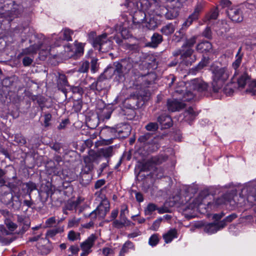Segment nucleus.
I'll list each match as a JSON object with an SVG mask.
<instances>
[{"label": "nucleus", "mask_w": 256, "mask_h": 256, "mask_svg": "<svg viewBox=\"0 0 256 256\" xmlns=\"http://www.w3.org/2000/svg\"><path fill=\"white\" fill-rule=\"evenodd\" d=\"M80 222V218H74L72 219L69 220L68 224V227L71 228L74 226H77Z\"/></svg>", "instance_id": "obj_52"}, {"label": "nucleus", "mask_w": 256, "mask_h": 256, "mask_svg": "<svg viewBox=\"0 0 256 256\" xmlns=\"http://www.w3.org/2000/svg\"><path fill=\"white\" fill-rule=\"evenodd\" d=\"M242 194L248 196V202L250 206L254 204L256 202V182L244 186L242 188Z\"/></svg>", "instance_id": "obj_8"}, {"label": "nucleus", "mask_w": 256, "mask_h": 256, "mask_svg": "<svg viewBox=\"0 0 256 256\" xmlns=\"http://www.w3.org/2000/svg\"><path fill=\"white\" fill-rule=\"evenodd\" d=\"M44 126L45 127H48L50 126V122L52 118V115L50 114H46L44 116Z\"/></svg>", "instance_id": "obj_63"}, {"label": "nucleus", "mask_w": 256, "mask_h": 256, "mask_svg": "<svg viewBox=\"0 0 256 256\" xmlns=\"http://www.w3.org/2000/svg\"><path fill=\"white\" fill-rule=\"evenodd\" d=\"M234 82L228 84L224 88V92L228 96H230L234 92V89L236 88V85L232 86Z\"/></svg>", "instance_id": "obj_45"}, {"label": "nucleus", "mask_w": 256, "mask_h": 256, "mask_svg": "<svg viewBox=\"0 0 256 256\" xmlns=\"http://www.w3.org/2000/svg\"><path fill=\"white\" fill-rule=\"evenodd\" d=\"M146 20L142 19L140 20L142 22L137 21L136 18H134V22L140 23L142 22L143 26L146 27L148 29L150 30H154L156 28L158 27V22L157 20L154 17H150L149 18L146 17V14H144Z\"/></svg>", "instance_id": "obj_13"}, {"label": "nucleus", "mask_w": 256, "mask_h": 256, "mask_svg": "<svg viewBox=\"0 0 256 256\" xmlns=\"http://www.w3.org/2000/svg\"><path fill=\"white\" fill-rule=\"evenodd\" d=\"M84 52V46L82 44H78L76 45L74 50V55L81 56Z\"/></svg>", "instance_id": "obj_53"}, {"label": "nucleus", "mask_w": 256, "mask_h": 256, "mask_svg": "<svg viewBox=\"0 0 256 256\" xmlns=\"http://www.w3.org/2000/svg\"><path fill=\"white\" fill-rule=\"evenodd\" d=\"M198 113L196 112L192 108L190 107L182 114V120L190 124L195 119Z\"/></svg>", "instance_id": "obj_20"}, {"label": "nucleus", "mask_w": 256, "mask_h": 256, "mask_svg": "<svg viewBox=\"0 0 256 256\" xmlns=\"http://www.w3.org/2000/svg\"><path fill=\"white\" fill-rule=\"evenodd\" d=\"M126 60H123L122 63L118 62H115L114 63L112 66L114 69V72L115 74L118 75V76H120L124 72V69H126L128 70H130L132 67V64L130 63H126Z\"/></svg>", "instance_id": "obj_15"}, {"label": "nucleus", "mask_w": 256, "mask_h": 256, "mask_svg": "<svg viewBox=\"0 0 256 256\" xmlns=\"http://www.w3.org/2000/svg\"><path fill=\"white\" fill-rule=\"evenodd\" d=\"M114 74H115L113 66H108L100 76L104 80L110 79L111 78Z\"/></svg>", "instance_id": "obj_34"}, {"label": "nucleus", "mask_w": 256, "mask_h": 256, "mask_svg": "<svg viewBox=\"0 0 256 256\" xmlns=\"http://www.w3.org/2000/svg\"><path fill=\"white\" fill-rule=\"evenodd\" d=\"M152 136V134L150 132H146L140 136L138 138V142H146Z\"/></svg>", "instance_id": "obj_48"}, {"label": "nucleus", "mask_w": 256, "mask_h": 256, "mask_svg": "<svg viewBox=\"0 0 256 256\" xmlns=\"http://www.w3.org/2000/svg\"><path fill=\"white\" fill-rule=\"evenodd\" d=\"M63 228H56L48 230L46 232V236L50 238H52L55 236L57 234L62 232Z\"/></svg>", "instance_id": "obj_42"}, {"label": "nucleus", "mask_w": 256, "mask_h": 256, "mask_svg": "<svg viewBox=\"0 0 256 256\" xmlns=\"http://www.w3.org/2000/svg\"><path fill=\"white\" fill-rule=\"evenodd\" d=\"M242 48L241 47L238 48L237 54L236 55V60L232 64V67L236 70L237 69L240 67L242 63V59L244 56V54L242 52Z\"/></svg>", "instance_id": "obj_28"}, {"label": "nucleus", "mask_w": 256, "mask_h": 256, "mask_svg": "<svg viewBox=\"0 0 256 256\" xmlns=\"http://www.w3.org/2000/svg\"><path fill=\"white\" fill-rule=\"evenodd\" d=\"M90 68V63L88 61L82 62L78 68V72L81 73H86Z\"/></svg>", "instance_id": "obj_40"}, {"label": "nucleus", "mask_w": 256, "mask_h": 256, "mask_svg": "<svg viewBox=\"0 0 256 256\" xmlns=\"http://www.w3.org/2000/svg\"><path fill=\"white\" fill-rule=\"evenodd\" d=\"M156 79V74L154 72L139 75L133 84L134 88L138 92L137 95L144 99L148 97L150 92L148 88L154 84Z\"/></svg>", "instance_id": "obj_2"}, {"label": "nucleus", "mask_w": 256, "mask_h": 256, "mask_svg": "<svg viewBox=\"0 0 256 256\" xmlns=\"http://www.w3.org/2000/svg\"><path fill=\"white\" fill-rule=\"evenodd\" d=\"M158 122L164 128H170L172 126L171 118L166 114L160 116L157 118Z\"/></svg>", "instance_id": "obj_23"}, {"label": "nucleus", "mask_w": 256, "mask_h": 256, "mask_svg": "<svg viewBox=\"0 0 256 256\" xmlns=\"http://www.w3.org/2000/svg\"><path fill=\"white\" fill-rule=\"evenodd\" d=\"M227 14L229 18L234 22H240L243 20L242 11L238 7L229 8L227 10Z\"/></svg>", "instance_id": "obj_12"}, {"label": "nucleus", "mask_w": 256, "mask_h": 256, "mask_svg": "<svg viewBox=\"0 0 256 256\" xmlns=\"http://www.w3.org/2000/svg\"><path fill=\"white\" fill-rule=\"evenodd\" d=\"M33 62V58L25 56L22 59V64L24 66H30Z\"/></svg>", "instance_id": "obj_60"}, {"label": "nucleus", "mask_w": 256, "mask_h": 256, "mask_svg": "<svg viewBox=\"0 0 256 256\" xmlns=\"http://www.w3.org/2000/svg\"><path fill=\"white\" fill-rule=\"evenodd\" d=\"M163 40L162 36L158 33L155 32L151 37V41L148 46L153 48H156Z\"/></svg>", "instance_id": "obj_24"}, {"label": "nucleus", "mask_w": 256, "mask_h": 256, "mask_svg": "<svg viewBox=\"0 0 256 256\" xmlns=\"http://www.w3.org/2000/svg\"><path fill=\"white\" fill-rule=\"evenodd\" d=\"M104 80V79L100 76L97 80L94 82L90 86V88L92 90H96L99 92L102 91L104 88V86L103 85Z\"/></svg>", "instance_id": "obj_31"}, {"label": "nucleus", "mask_w": 256, "mask_h": 256, "mask_svg": "<svg viewBox=\"0 0 256 256\" xmlns=\"http://www.w3.org/2000/svg\"><path fill=\"white\" fill-rule=\"evenodd\" d=\"M167 158V156L162 155L152 157L144 164L142 169L143 170H150L152 168V164H160L165 162Z\"/></svg>", "instance_id": "obj_10"}, {"label": "nucleus", "mask_w": 256, "mask_h": 256, "mask_svg": "<svg viewBox=\"0 0 256 256\" xmlns=\"http://www.w3.org/2000/svg\"><path fill=\"white\" fill-rule=\"evenodd\" d=\"M159 242L158 235L157 234H152L149 238L148 244L152 246H156Z\"/></svg>", "instance_id": "obj_46"}, {"label": "nucleus", "mask_w": 256, "mask_h": 256, "mask_svg": "<svg viewBox=\"0 0 256 256\" xmlns=\"http://www.w3.org/2000/svg\"><path fill=\"white\" fill-rule=\"evenodd\" d=\"M204 6V2H198L196 4L194 12H193V16L195 18H198L200 12L202 11Z\"/></svg>", "instance_id": "obj_38"}, {"label": "nucleus", "mask_w": 256, "mask_h": 256, "mask_svg": "<svg viewBox=\"0 0 256 256\" xmlns=\"http://www.w3.org/2000/svg\"><path fill=\"white\" fill-rule=\"evenodd\" d=\"M238 217V216L236 214H232L228 216H226L224 220L222 221H224L226 225V222H232L236 218Z\"/></svg>", "instance_id": "obj_61"}, {"label": "nucleus", "mask_w": 256, "mask_h": 256, "mask_svg": "<svg viewBox=\"0 0 256 256\" xmlns=\"http://www.w3.org/2000/svg\"><path fill=\"white\" fill-rule=\"evenodd\" d=\"M193 52L194 50L192 48H182V59L183 61L185 62V63L186 65L192 64V61L188 60V58L192 56Z\"/></svg>", "instance_id": "obj_27"}, {"label": "nucleus", "mask_w": 256, "mask_h": 256, "mask_svg": "<svg viewBox=\"0 0 256 256\" xmlns=\"http://www.w3.org/2000/svg\"><path fill=\"white\" fill-rule=\"evenodd\" d=\"M250 82V77L246 72L242 74L237 78L236 84L234 85L238 86L240 89H242L244 86Z\"/></svg>", "instance_id": "obj_21"}, {"label": "nucleus", "mask_w": 256, "mask_h": 256, "mask_svg": "<svg viewBox=\"0 0 256 256\" xmlns=\"http://www.w3.org/2000/svg\"><path fill=\"white\" fill-rule=\"evenodd\" d=\"M225 226L226 224L224 221H220L218 223H210L204 226V230L206 233L212 234L217 232Z\"/></svg>", "instance_id": "obj_16"}, {"label": "nucleus", "mask_w": 256, "mask_h": 256, "mask_svg": "<svg viewBox=\"0 0 256 256\" xmlns=\"http://www.w3.org/2000/svg\"><path fill=\"white\" fill-rule=\"evenodd\" d=\"M84 161L86 164V166L88 168V170H91L92 169L93 166L90 158L88 156H86L84 158Z\"/></svg>", "instance_id": "obj_58"}, {"label": "nucleus", "mask_w": 256, "mask_h": 256, "mask_svg": "<svg viewBox=\"0 0 256 256\" xmlns=\"http://www.w3.org/2000/svg\"><path fill=\"white\" fill-rule=\"evenodd\" d=\"M179 14L178 8H170L165 14V17L168 20H172L176 18Z\"/></svg>", "instance_id": "obj_33"}, {"label": "nucleus", "mask_w": 256, "mask_h": 256, "mask_svg": "<svg viewBox=\"0 0 256 256\" xmlns=\"http://www.w3.org/2000/svg\"><path fill=\"white\" fill-rule=\"evenodd\" d=\"M162 220V218H160L156 220L152 224L151 229L154 230H157Z\"/></svg>", "instance_id": "obj_56"}, {"label": "nucleus", "mask_w": 256, "mask_h": 256, "mask_svg": "<svg viewBox=\"0 0 256 256\" xmlns=\"http://www.w3.org/2000/svg\"><path fill=\"white\" fill-rule=\"evenodd\" d=\"M208 88V84L202 80L196 78L185 83L180 82L175 88V92L183 94L184 101H190L196 96V92H202Z\"/></svg>", "instance_id": "obj_1"}, {"label": "nucleus", "mask_w": 256, "mask_h": 256, "mask_svg": "<svg viewBox=\"0 0 256 256\" xmlns=\"http://www.w3.org/2000/svg\"><path fill=\"white\" fill-rule=\"evenodd\" d=\"M168 108L169 111L174 112L178 111L184 107L185 104L176 100H168L167 102Z\"/></svg>", "instance_id": "obj_19"}, {"label": "nucleus", "mask_w": 256, "mask_h": 256, "mask_svg": "<svg viewBox=\"0 0 256 256\" xmlns=\"http://www.w3.org/2000/svg\"><path fill=\"white\" fill-rule=\"evenodd\" d=\"M106 132L110 134V136H117L116 134L118 133L120 136V134L121 132L120 130L118 131L114 128H110L109 126H106L102 130V132Z\"/></svg>", "instance_id": "obj_39"}, {"label": "nucleus", "mask_w": 256, "mask_h": 256, "mask_svg": "<svg viewBox=\"0 0 256 256\" xmlns=\"http://www.w3.org/2000/svg\"><path fill=\"white\" fill-rule=\"evenodd\" d=\"M158 124L156 122H150L147 124L145 128L148 131L155 132L158 129Z\"/></svg>", "instance_id": "obj_50"}, {"label": "nucleus", "mask_w": 256, "mask_h": 256, "mask_svg": "<svg viewBox=\"0 0 256 256\" xmlns=\"http://www.w3.org/2000/svg\"><path fill=\"white\" fill-rule=\"evenodd\" d=\"M20 195L16 194L13 195L12 194H6L2 198L3 202L6 205L10 206L14 210H20L22 206Z\"/></svg>", "instance_id": "obj_7"}, {"label": "nucleus", "mask_w": 256, "mask_h": 256, "mask_svg": "<svg viewBox=\"0 0 256 256\" xmlns=\"http://www.w3.org/2000/svg\"><path fill=\"white\" fill-rule=\"evenodd\" d=\"M58 86L59 88L68 86V82L66 76L64 74H60L58 80Z\"/></svg>", "instance_id": "obj_37"}, {"label": "nucleus", "mask_w": 256, "mask_h": 256, "mask_svg": "<svg viewBox=\"0 0 256 256\" xmlns=\"http://www.w3.org/2000/svg\"><path fill=\"white\" fill-rule=\"evenodd\" d=\"M126 23L127 22L124 21V22H122V24L121 23L120 24H116L114 26L116 30L119 32L122 36L124 39L128 38L130 36L129 31L126 28Z\"/></svg>", "instance_id": "obj_22"}, {"label": "nucleus", "mask_w": 256, "mask_h": 256, "mask_svg": "<svg viewBox=\"0 0 256 256\" xmlns=\"http://www.w3.org/2000/svg\"><path fill=\"white\" fill-rule=\"evenodd\" d=\"M198 19V17H194L193 16V14H190L188 18H187V20L184 22V23L182 24V28H184V27H186V28L189 26L192 22L194 20H196Z\"/></svg>", "instance_id": "obj_47"}, {"label": "nucleus", "mask_w": 256, "mask_h": 256, "mask_svg": "<svg viewBox=\"0 0 256 256\" xmlns=\"http://www.w3.org/2000/svg\"><path fill=\"white\" fill-rule=\"evenodd\" d=\"M196 36H192L189 39L186 40V42L183 44L182 46V48H192V47L196 44Z\"/></svg>", "instance_id": "obj_41"}, {"label": "nucleus", "mask_w": 256, "mask_h": 256, "mask_svg": "<svg viewBox=\"0 0 256 256\" xmlns=\"http://www.w3.org/2000/svg\"><path fill=\"white\" fill-rule=\"evenodd\" d=\"M196 50L200 52H210L212 50V44L208 41L202 42L196 46Z\"/></svg>", "instance_id": "obj_25"}, {"label": "nucleus", "mask_w": 256, "mask_h": 256, "mask_svg": "<svg viewBox=\"0 0 256 256\" xmlns=\"http://www.w3.org/2000/svg\"><path fill=\"white\" fill-rule=\"evenodd\" d=\"M42 44H34L29 47L24 48L20 53L18 56V58H20L22 56L34 54H36L38 50L41 48Z\"/></svg>", "instance_id": "obj_18"}, {"label": "nucleus", "mask_w": 256, "mask_h": 256, "mask_svg": "<svg viewBox=\"0 0 256 256\" xmlns=\"http://www.w3.org/2000/svg\"><path fill=\"white\" fill-rule=\"evenodd\" d=\"M157 209L156 206L152 203L148 204L146 208L144 210V214L146 215H150L152 212Z\"/></svg>", "instance_id": "obj_43"}, {"label": "nucleus", "mask_w": 256, "mask_h": 256, "mask_svg": "<svg viewBox=\"0 0 256 256\" xmlns=\"http://www.w3.org/2000/svg\"><path fill=\"white\" fill-rule=\"evenodd\" d=\"M120 220L126 226H130L131 225L132 222L126 218V214H120Z\"/></svg>", "instance_id": "obj_62"}, {"label": "nucleus", "mask_w": 256, "mask_h": 256, "mask_svg": "<svg viewBox=\"0 0 256 256\" xmlns=\"http://www.w3.org/2000/svg\"><path fill=\"white\" fill-rule=\"evenodd\" d=\"M38 252L42 255H46L48 254L52 249V246L50 240L45 238L40 239L36 245Z\"/></svg>", "instance_id": "obj_11"}, {"label": "nucleus", "mask_w": 256, "mask_h": 256, "mask_svg": "<svg viewBox=\"0 0 256 256\" xmlns=\"http://www.w3.org/2000/svg\"><path fill=\"white\" fill-rule=\"evenodd\" d=\"M162 237L166 243H170L174 238L178 237L177 230L175 228H172L164 234Z\"/></svg>", "instance_id": "obj_26"}, {"label": "nucleus", "mask_w": 256, "mask_h": 256, "mask_svg": "<svg viewBox=\"0 0 256 256\" xmlns=\"http://www.w3.org/2000/svg\"><path fill=\"white\" fill-rule=\"evenodd\" d=\"M92 45L95 49L106 52L111 48L112 42L107 38V34H104L96 37L93 40Z\"/></svg>", "instance_id": "obj_6"}, {"label": "nucleus", "mask_w": 256, "mask_h": 256, "mask_svg": "<svg viewBox=\"0 0 256 256\" xmlns=\"http://www.w3.org/2000/svg\"><path fill=\"white\" fill-rule=\"evenodd\" d=\"M246 92L252 95L256 96V82H254L250 84V88L246 89Z\"/></svg>", "instance_id": "obj_51"}, {"label": "nucleus", "mask_w": 256, "mask_h": 256, "mask_svg": "<svg viewBox=\"0 0 256 256\" xmlns=\"http://www.w3.org/2000/svg\"><path fill=\"white\" fill-rule=\"evenodd\" d=\"M102 206L98 207V208L96 210H93L90 214L89 216L90 217L91 220L94 221L96 218L98 216H100L99 214H100V211L103 210L102 209Z\"/></svg>", "instance_id": "obj_44"}, {"label": "nucleus", "mask_w": 256, "mask_h": 256, "mask_svg": "<svg viewBox=\"0 0 256 256\" xmlns=\"http://www.w3.org/2000/svg\"><path fill=\"white\" fill-rule=\"evenodd\" d=\"M78 205V203L76 202L70 201L68 202L66 205V210H72L75 208Z\"/></svg>", "instance_id": "obj_57"}, {"label": "nucleus", "mask_w": 256, "mask_h": 256, "mask_svg": "<svg viewBox=\"0 0 256 256\" xmlns=\"http://www.w3.org/2000/svg\"><path fill=\"white\" fill-rule=\"evenodd\" d=\"M6 228L0 224V242L4 245H8L15 240L17 237L12 232L18 227V225L12 221L6 223Z\"/></svg>", "instance_id": "obj_5"}, {"label": "nucleus", "mask_w": 256, "mask_h": 256, "mask_svg": "<svg viewBox=\"0 0 256 256\" xmlns=\"http://www.w3.org/2000/svg\"><path fill=\"white\" fill-rule=\"evenodd\" d=\"M60 34V37L56 40L54 42L55 46H60L64 40H72V36L73 34V32L70 29L67 28L63 29Z\"/></svg>", "instance_id": "obj_14"}, {"label": "nucleus", "mask_w": 256, "mask_h": 256, "mask_svg": "<svg viewBox=\"0 0 256 256\" xmlns=\"http://www.w3.org/2000/svg\"><path fill=\"white\" fill-rule=\"evenodd\" d=\"M117 145L109 146L100 150V154L106 158L111 157L114 154V148H117Z\"/></svg>", "instance_id": "obj_29"}, {"label": "nucleus", "mask_w": 256, "mask_h": 256, "mask_svg": "<svg viewBox=\"0 0 256 256\" xmlns=\"http://www.w3.org/2000/svg\"><path fill=\"white\" fill-rule=\"evenodd\" d=\"M113 226L116 228H122L123 226H126L120 220H115L112 222Z\"/></svg>", "instance_id": "obj_64"}, {"label": "nucleus", "mask_w": 256, "mask_h": 256, "mask_svg": "<svg viewBox=\"0 0 256 256\" xmlns=\"http://www.w3.org/2000/svg\"><path fill=\"white\" fill-rule=\"evenodd\" d=\"M218 16V10L216 6L208 13L205 16V22H210L212 20H215L217 19Z\"/></svg>", "instance_id": "obj_32"}, {"label": "nucleus", "mask_w": 256, "mask_h": 256, "mask_svg": "<svg viewBox=\"0 0 256 256\" xmlns=\"http://www.w3.org/2000/svg\"><path fill=\"white\" fill-rule=\"evenodd\" d=\"M96 240V236L94 234H92L85 241L81 243L80 248L82 252L81 253L80 256H87L92 252L91 248L93 246Z\"/></svg>", "instance_id": "obj_9"}, {"label": "nucleus", "mask_w": 256, "mask_h": 256, "mask_svg": "<svg viewBox=\"0 0 256 256\" xmlns=\"http://www.w3.org/2000/svg\"><path fill=\"white\" fill-rule=\"evenodd\" d=\"M48 168H52V172L54 174H56L58 172V166L55 165L54 163L53 162H48V165L46 166Z\"/></svg>", "instance_id": "obj_59"}, {"label": "nucleus", "mask_w": 256, "mask_h": 256, "mask_svg": "<svg viewBox=\"0 0 256 256\" xmlns=\"http://www.w3.org/2000/svg\"><path fill=\"white\" fill-rule=\"evenodd\" d=\"M26 184L27 188V193L28 196H30L32 192L36 189V186L34 183L31 182H27Z\"/></svg>", "instance_id": "obj_49"}, {"label": "nucleus", "mask_w": 256, "mask_h": 256, "mask_svg": "<svg viewBox=\"0 0 256 256\" xmlns=\"http://www.w3.org/2000/svg\"><path fill=\"white\" fill-rule=\"evenodd\" d=\"M214 203L216 206L228 204L230 206L237 205L240 206H250V204L248 202V196L242 194V189L239 196L236 194V190H232L217 198Z\"/></svg>", "instance_id": "obj_3"}, {"label": "nucleus", "mask_w": 256, "mask_h": 256, "mask_svg": "<svg viewBox=\"0 0 256 256\" xmlns=\"http://www.w3.org/2000/svg\"><path fill=\"white\" fill-rule=\"evenodd\" d=\"M56 222L55 217L52 216L48 218L45 222V227L50 228L52 227Z\"/></svg>", "instance_id": "obj_55"}, {"label": "nucleus", "mask_w": 256, "mask_h": 256, "mask_svg": "<svg viewBox=\"0 0 256 256\" xmlns=\"http://www.w3.org/2000/svg\"><path fill=\"white\" fill-rule=\"evenodd\" d=\"M212 73V91L214 93L219 92L224 82L230 76V72L226 66H220L213 64L210 68Z\"/></svg>", "instance_id": "obj_4"}, {"label": "nucleus", "mask_w": 256, "mask_h": 256, "mask_svg": "<svg viewBox=\"0 0 256 256\" xmlns=\"http://www.w3.org/2000/svg\"><path fill=\"white\" fill-rule=\"evenodd\" d=\"M16 221L18 224V226L21 228L18 234H22L29 228L30 222L28 218L20 215L17 216Z\"/></svg>", "instance_id": "obj_17"}, {"label": "nucleus", "mask_w": 256, "mask_h": 256, "mask_svg": "<svg viewBox=\"0 0 256 256\" xmlns=\"http://www.w3.org/2000/svg\"><path fill=\"white\" fill-rule=\"evenodd\" d=\"M72 47V46L70 44H68L64 46V51L68 53V57L74 56V50H73Z\"/></svg>", "instance_id": "obj_54"}, {"label": "nucleus", "mask_w": 256, "mask_h": 256, "mask_svg": "<svg viewBox=\"0 0 256 256\" xmlns=\"http://www.w3.org/2000/svg\"><path fill=\"white\" fill-rule=\"evenodd\" d=\"M68 239L70 241L74 242L80 240V234L78 232H76L73 230L68 232Z\"/></svg>", "instance_id": "obj_36"}, {"label": "nucleus", "mask_w": 256, "mask_h": 256, "mask_svg": "<svg viewBox=\"0 0 256 256\" xmlns=\"http://www.w3.org/2000/svg\"><path fill=\"white\" fill-rule=\"evenodd\" d=\"M102 206V209L103 210L102 211H100V217L104 218L106 215L107 212H108L110 210V204L106 200H103V204L102 205H100L98 207Z\"/></svg>", "instance_id": "obj_35"}, {"label": "nucleus", "mask_w": 256, "mask_h": 256, "mask_svg": "<svg viewBox=\"0 0 256 256\" xmlns=\"http://www.w3.org/2000/svg\"><path fill=\"white\" fill-rule=\"evenodd\" d=\"M175 30V26L172 23H169L163 26L160 30V32L165 36H170Z\"/></svg>", "instance_id": "obj_30"}]
</instances>
